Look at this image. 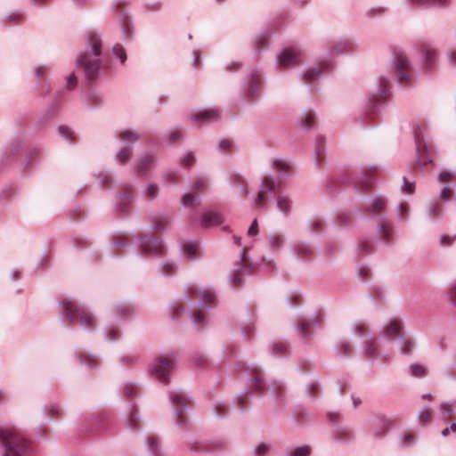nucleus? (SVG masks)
Wrapping results in <instances>:
<instances>
[{"instance_id": "f257e3e1", "label": "nucleus", "mask_w": 456, "mask_h": 456, "mask_svg": "<svg viewBox=\"0 0 456 456\" xmlns=\"http://www.w3.org/2000/svg\"><path fill=\"white\" fill-rule=\"evenodd\" d=\"M291 167V163L288 159L276 158L272 160V167L277 174V179L270 174L262 178L258 192L253 199L255 208L264 209L265 208V200L266 195L273 196L283 181L289 176Z\"/></svg>"}, {"instance_id": "f03ea898", "label": "nucleus", "mask_w": 456, "mask_h": 456, "mask_svg": "<svg viewBox=\"0 0 456 456\" xmlns=\"http://www.w3.org/2000/svg\"><path fill=\"white\" fill-rule=\"evenodd\" d=\"M102 38L95 32L86 35V47L89 53H80L76 59V66L82 67L86 77L94 79L98 77L102 65Z\"/></svg>"}, {"instance_id": "7ed1b4c3", "label": "nucleus", "mask_w": 456, "mask_h": 456, "mask_svg": "<svg viewBox=\"0 0 456 456\" xmlns=\"http://www.w3.org/2000/svg\"><path fill=\"white\" fill-rule=\"evenodd\" d=\"M0 456H35L31 444L16 429L0 426Z\"/></svg>"}, {"instance_id": "20e7f679", "label": "nucleus", "mask_w": 456, "mask_h": 456, "mask_svg": "<svg viewBox=\"0 0 456 456\" xmlns=\"http://www.w3.org/2000/svg\"><path fill=\"white\" fill-rule=\"evenodd\" d=\"M386 207L387 201L384 197L374 196L369 200L365 210L369 216L378 223L376 231L380 240L385 244H388L394 240L395 226L393 223L387 218V216L381 212Z\"/></svg>"}, {"instance_id": "39448f33", "label": "nucleus", "mask_w": 456, "mask_h": 456, "mask_svg": "<svg viewBox=\"0 0 456 456\" xmlns=\"http://www.w3.org/2000/svg\"><path fill=\"white\" fill-rule=\"evenodd\" d=\"M60 317L70 322L78 323L84 330H91L94 328L95 318L90 314L80 309L77 304L70 300L60 302Z\"/></svg>"}, {"instance_id": "423d86ee", "label": "nucleus", "mask_w": 456, "mask_h": 456, "mask_svg": "<svg viewBox=\"0 0 456 456\" xmlns=\"http://www.w3.org/2000/svg\"><path fill=\"white\" fill-rule=\"evenodd\" d=\"M199 297V302L194 306L208 309L216 305V292L211 287H199L197 284H188L184 289L183 299L191 302L194 297Z\"/></svg>"}, {"instance_id": "0eeeda50", "label": "nucleus", "mask_w": 456, "mask_h": 456, "mask_svg": "<svg viewBox=\"0 0 456 456\" xmlns=\"http://www.w3.org/2000/svg\"><path fill=\"white\" fill-rule=\"evenodd\" d=\"M140 138V134L132 130H125L118 134L117 139L122 143V147L114 157L118 164L124 165L130 160L133 152V142L139 141Z\"/></svg>"}, {"instance_id": "6e6552de", "label": "nucleus", "mask_w": 456, "mask_h": 456, "mask_svg": "<svg viewBox=\"0 0 456 456\" xmlns=\"http://www.w3.org/2000/svg\"><path fill=\"white\" fill-rule=\"evenodd\" d=\"M393 69L400 84H408L414 78L412 64L408 56L402 51L395 52L394 54Z\"/></svg>"}, {"instance_id": "1a4fd4ad", "label": "nucleus", "mask_w": 456, "mask_h": 456, "mask_svg": "<svg viewBox=\"0 0 456 456\" xmlns=\"http://www.w3.org/2000/svg\"><path fill=\"white\" fill-rule=\"evenodd\" d=\"M169 399L174 407L175 423L178 427H183L188 423L186 411L189 400L185 394L180 390H174L169 393Z\"/></svg>"}, {"instance_id": "9d476101", "label": "nucleus", "mask_w": 456, "mask_h": 456, "mask_svg": "<svg viewBox=\"0 0 456 456\" xmlns=\"http://www.w3.org/2000/svg\"><path fill=\"white\" fill-rule=\"evenodd\" d=\"M175 361L171 356L160 357L150 365V372L160 382L167 384L170 380V370L175 368Z\"/></svg>"}, {"instance_id": "9b49d317", "label": "nucleus", "mask_w": 456, "mask_h": 456, "mask_svg": "<svg viewBox=\"0 0 456 456\" xmlns=\"http://www.w3.org/2000/svg\"><path fill=\"white\" fill-rule=\"evenodd\" d=\"M414 141L417 151V159L420 166H426L432 162L430 151L420 126L413 128Z\"/></svg>"}, {"instance_id": "f8f14e48", "label": "nucleus", "mask_w": 456, "mask_h": 456, "mask_svg": "<svg viewBox=\"0 0 456 456\" xmlns=\"http://www.w3.org/2000/svg\"><path fill=\"white\" fill-rule=\"evenodd\" d=\"M301 58L298 47L291 46L280 50L275 57V64L280 69L295 66Z\"/></svg>"}, {"instance_id": "ddd939ff", "label": "nucleus", "mask_w": 456, "mask_h": 456, "mask_svg": "<svg viewBox=\"0 0 456 456\" xmlns=\"http://www.w3.org/2000/svg\"><path fill=\"white\" fill-rule=\"evenodd\" d=\"M169 314L175 321H183V319H190L195 325H205L206 316L200 312H194L193 314H188L183 306L178 303H175L170 305Z\"/></svg>"}, {"instance_id": "4468645a", "label": "nucleus", "mask_w": 456, "mask_h": 456, "mask_svg": "<svg viewBox=\"0 0 456 456\" xmlns=\"http://www.w3.org/2000/svg\"><path fill=\"white\" fill-rule=\"evenodd\" d=\"M326 56L337 57L354 51V43L348 39H332L324 43Z\"/></svg>"}, {"instance_id": "2eb2a0df", "label": "nucleus", "mask_w": 456, "mask_h": 456, "mask_svg": "<svg viewBox=\"0 0 456 456\" xmlns=\"http://www.w3.org/2000/svg\"><path fill=\"white\" fill-rule=\"evenodd\" d=\"M320 322L321 316L316 312L300 319L296 326V330L299 338L303 340L310 339L312 338L310 330L316 327Z\"/></svg>"}, {"instance_id": "dca6fc26", "label": "nucleus", "mask_w": 456, "mask_h": 456, "mask_svg": "<svg viewBox=\"0 0 456 456\" xmlns=\"http://www.w3.org/2000/svg\"><path fill=\"white\" fill-rule=\"evenodd\" d=\"M363 355L370 360L381 359L387 361L390 357L388 352H385L379 347V339H367L362 346Z\"/></svg>"}, {"instance_id": "f3484780", "label": "nucleus", "mask_w": 456, "mask_h": 456, "mask_svg": "<svg viewBox=\"0 0 456 456\" xmlns=\"http://www.w3.org/2000/svg\"><path fill=\"white\" fill-rule=\"evenodd\" d=\"M248 376V389L261 391L265 387L264 375L261 369L256 365H249L245 368Z\"/></svg>"}, {"instance_id": "a211bd4d", "label": "nucleus", "mask_w": 456, "mask_h": 456, "mask_svg": "<svg viewBox=\"0 0 456 456\" xmlns=\"http://www.w3.org/2000/svg\"><path fill=\"white\" fill-rule=\"evenodd\" d=\"M141 253L150 256H159L165 253V245L159 239H147L142 237L138 240Z\"/></svg>"}, {"instance_id": "6ab92c4d", "label": "nucleus", "mask_w": 456, "mask_h": 456, "mask_svg": "<svg viewBox=\"0 0 456 456\" xmlns=\"http://www.w3.org/2000/svg\"><path fill=\"white\" fill-rule=\"evenodd\" d=\"M120 189L123 191L118 195L116 210L120 214H127L134 200L132 194L133 186L124 183L120 185Z\"/></svg>"}, {"instance_id": "aec40b11", "label": "nucleus", "mask_w": 456, "mask_h": 456, "mask_svg": "<svg viewBox=\"0 0 456 456\" xmlns=\"http://www.w3.org/2000/svg\"><path fill=\"white\" fill-rule=\"evenodd\" d=\"M134 314V306L126 302H120L115 304L112 306V317L115 322H119L121 321H127L131 319Z\"/></svg>"}, {"instance_id": "412c9836", "label": "nucleus", "mask_w": 456, "mask_h": 456, "mask_svg": "<svg viewBox=\"0 0 456 456\" xmlns=\"http://www.w3.org/2000/svg\"><path fill=\"white\" fill-rule=\"evenodd\" d=\"M221 118L220 111L216 109L205 110L192 115L190 118L191 123L198 126L207 125L218 121Z\"/></svg>"}, {"instance_id": "4be33fe9", "label": "nucleus", "mask_w": 456, "mask_h": 456, "mask_svg": "<svg viewBox=\"0 0 456 456\" xmlns=\"http://www.w3.org/2000/svg\"><path fill=\"white\" fill-rule=\"evenodd\" d=\"M332 66V62L327 60L319 61V66L309 67L302 71L303 79L311 83L321 77L322 72Z\"/></svg>"}, {"instance_id": "5701e85b", "label": "nucleus", "mask_w": 456, "mask_h": 456, "mask_svg": "<svg viewBox=\"0 0 456 456\" xmlns=\"http://www.w3.org/2000/svg\"><path fill=\"white\" fill-rule=\"evenodd\" d=\"M262 77L263 75L258 69H253L248 74V79L244 84L245 97L248 100L257 94L259 90L257 84Z\"/></svg>"}, {"instance_id": "b1692460", "label": "nucleus", "mask_w": 456, "mask_h": 456, "mask_svg": "<svg viewBox=\"0 0 456 456\" xmlns=\"http://www.w3.org/2000/svg\"><path fill=\"white\" fill-rule=\"evenodd\" d=\"M420 60L426 71H433L437 64V51L431 46L421 48Z\"/></svg>"}, {"instance_id": "393cba45", "label": "nucleus", "mask_w": 456, "mask_h": 456, "mask_svg": "<svg viewBox=\"0 0 456 456\" xmlns=\"http://www.w3.org/2000/svg\"><path fill=\"white\" fill-rule=\"evenodd\" d=\"M118 25L124 40H132L134 34V25L132 18L127 13H121L118 17Z\"/></svg>"}, {"instance_id": "a878e982", "label": "nucleus", "mask_w": 456, "mask_h": 456, "mask_svg": "<svg viewBox=\"0 0 456 456\" xmlns=\"http://www.w3.org/2000/svg\"><path fill=\"white\" fill-rule=\"evenodd\" d=\"M76 358L79 362L89 370H97L101 366L99 355L84 351H77Z\"/></svg>"}, {"instance_id": "bb28decb", "label": "nucleus", "mask_w": 456, "mask_h": 456, "mask_svg": "<svg viewBox=\"0 0 456 456\" xmlns=\"http://www.w3.org/2000/svg\"><path fill=\"white\" fill-rule=\"evenodd\" d=\"M156 159V154L152 151L143 153L137 163L135 172L139 176H146L149 174L151 166Z\"/></svg>"}, {"instance_id": "cd10ccee", "label": "nucleus", "mask_w": 456, "mask_h": 456, "mask_svg": "<svg viewBox=\"0 0 456 456\" xmlns=\"http://www.w3.org/2000/svg\"><path fill=\"white\" fill-rule=\"evenodd\" d=\"M224 222L223 216L216 211H207L202 214L200 225L204 228L217 226Z\"/></svg>"}, {"instance_id": "c85d7f7f", "label": "nucleus", "mask_w": 456, "mask_h": 456, "mask_svg": "<svg viewBox=\"0 0 456 456\" xmlns=\"http://www.w3.org/2000/svg\"><path fill=\"white\" fill-rule=\"evenodd\" d=\"M243 256L239 259V265L229 274V282L232 288L241 286V276L244 273V265L242 264L245 259V250L242 251Z\"/></svg>"}, {"instance_id": "c756f323", "label": "nucleus", "mask_w": 456, "mask_h": 456, "mask_svg": "<svg viewBox=\"0 0 456 456\" xmlns=\"http://www.w3.org/2000/svg\"><path fill=\"white\" fill-rule=\"evenodd\" d=\"M275 205L277 210L283 216H287L290 215L293 202L288 194L280 193L275 200Z\"/></svg>"}, {"instance_id": "7c9ffc66", "label": "nucleus", "mask_w": 456, "mask_h": 456, "mask_svg": "<svg viewBox=\"0 0 456 456\" xmlns=\"http://www.w3.org/2000/svg\"><path fill=\"white\" fill-rule=\"evenodd\" d=\"M292 252L297 258L307 260L314 254V248L304 241H296L293 244Z\"/></svg>"}, {"instance_id": "2f4dec72", "label": "nucleus", "mask_w": 456, "mask_h": 456, "mask_svg": "<svg viewBox=\"0 0 456 456\" xmlns=\"http://www.w3.org/2000/svg\"><path fill=\"white\" fill-rule=\"evenodd\" d=\"M265 243L273 252H278L284 246L285 237L282 233L274 232L268 235Z\"/></svg>"}, {"instance_id": "473e14b6", "label": "nucleus", "mask_w": 456, "mask_h": 456, "mask_svg": "<svg viewBox=\"0 0 456 456\" xmlns=\"http://www.w3.org/2000/svg\"><path fill=\"white\" fill-rule=\"evenodd\" d=\"M402 323L397 319L388 320L383 326V332L386 336H397L398 338L401 334Z\"/></svg>"}, {"instance_id": "72a5a7b5", "label": "nucleus", "mask_w": 456, "mask_h": 456, "mask_svg": "<svg viewBox=\"0 0 456 456\" xmlns=\"http://www.w3.org/2000/svg\"><path fill=\"white\" fill-rule=\"evenodd\" d=\"M118 322H115L111 320L110 323L106 326L104 330L105 339L109 342H114L120 338L121 330L118 326Z\"/></svg>"}, {"instance_id": "f704fd0d", "label": "nucleus", "mask_w": 456, "mask_h": 456, "mask_svg": "<svg viewBox=\"0 0 456 456\" xmlns=\"http://www.w3.org/2000/svg\"><path fill=\"white\" fill-rule=\"evenodd\" d=\"M229 182L232 187L238 188L242 194L248 195L249 193L248 190L245 187V180L240 173L231 172L229 174Z\"/></svg>"}, {"instance_id": "c9c22d12", "label": "nucleus", "mask_w": 456, "mask_h": 456, "mask_svg": "<svg viewBox=\"0 0 456 456\" xmlns=\"http://www.w3.org/2000/svg\"><path fill=\"white\" fill-rule=\"evenodd\" d=\"M325 151L324 138L321 135H317L314 145V157L316 164H320L322 161Z\"/></svg>"}, {"instance_id": "e433bc0d", "label": "nucleus", "mask_w": 456, "mask_h": 456, "mask_svg": "<svg viewBox=\"0 0 456 456\" xmlns=\"http://www.w3.org/2000/svg\"><path fill=\"white\" fill-rule=\"evenodd\" d=\"M300 125L303 129H311L315 124V113L313 110H305L299 119Z\"/></svg>"}, {"instance_id": "4c0bfd02", "label": "nucleus", "mask_w": 456, "mask_h": 456, "mask_svg": "<svg viewBox=\"0 0 456 456\" xmlns=\"http://www.w3.org/2000/svg\"><path fill=\"white\" fill-rule=\"evenodd\" d=\"M269 34V31H265L255 37L252 44L256 53H261L264 49L268 47L267 37Z\"/></svg>"}, {"instance_id": "58836bf2", "label": "nucleus", "mask_w": 456, "mask_h": 456, "mask_svg": "<svg viewBox=\"0 0 456 456\" xmlns=\"http://www.w3.org/2000/svg\"><path fill=\"white\" fill-rule=\"evenodd\" d=\"M169 222L170 217L168 215L162 214L155 216L153 224L151 225V229L156 232H164Z\"/></svg>"}, {"instance_id": "ea45409f", "label": "nucleus", "mask_w": 456, "mask_h": 456, "mask_svg": "<svg viewBox=\"0 0 456 456\" xmlns=\"http://www.w3.org/2000/svg\"><path fill=\"white\" fill-rule=\"evenodd\" d=\"M176 263L172 259L162 260L159 264V272L162 276H170L175 273Z\"/></svg>"}, {"instance_id": "a19ab883", "label": "nucleus", "mask_w": 456, "mask_h": 456, "mask_svg": "<svg viewBox=\"0 0 456 456\" xmlns=\"http://www.w3.org/2000/svg\"><path fill=\"white\" fill-rule=\"evenodd\" d=\"M111 53L114 59L119 61L121 65H124L127 60V54L125 47L120 43H116L111 48Z\"/></svg>"}, {"instance_id": "79ce46f5", "label": "nucleus", "mask_w": 456, "mask_h": 456, "mask_svg": "<svg viewBox=\"0 0 456 456\" xmlns=\"http://www.w3.org/2000/svg\"><path fill=\"white\" fill-rule=\"evenodd\" d=\"M102 102H103L102 96L100 94L95 93V92L88 93L86 95V99L85 100V104L88 108H92V109L100 107L102 104Z\"/></svg>"}, {"instance_id": "37998d69", "label": "nucleus", "mask_w": 456, "mask_h": 456, "mask_svg": "<svg viewBox=\"0 0 456 456\" xmlns=\"http://www.w3.org/2000/svg\"><path fill=\"white\" fill-rule=\"evenodd\" d=\"M146 445L151 456H164L160 450L159 439L155 436H149L146 440Z\"/></svg>"}, {"instance_id": "c03bdc74", "label": "nucleus", "mask_w": 456, "mask_h": 456, "mask_svg": "<svg viewBox=\"0 0 456 456\" xmlns=\"http://www.w3.org/2000/svg\"><path fill=\"white\" fill-rule=\"evenodd\" d=\"M351 330L354 336L360 338L368 336L370 334L367 323L362 321H356L354 322Z\"/></svg>"}, {"instance_id": "a18cd8bd", "label": "nucleus", "mask_w": 456, "mask_h": 456, "mask_svg": "<svg viewBox=\"0 0 456 456\" xmlns=\"http://www.w3.org/2000/svg\"><path fill=\"white\" fill-rule=\"evenodd\" d=\"M367 114H374L381 108V102L375 96H369L366 100L365 105Z\"/></svg>"}, {"instance_id": "49530a36", "label": "nucleus", "mask_w": 456, "mask_h": 456, "mask_svg": "<svg viewBox=\"0 0 456 456\" xmlns=\"http://www.w3.org/2000/svg\"><path fill=\"white\" fill-rule=\"evenodd\" d=\"M125 422H126L127 428L132 429V430L136 429V428L140 422V418L134 407L131 409V411L128 413H126V415L125 417Z\"/></svg>"}, {"instance_id": "de8ad7c7", "label": "nucleus", "mask_w": 456, "mask_h": 456, "mask_svg": "<svg viewBox=\"0 0 456 456\" xmlns=\"http://www.w3.org/2000/svg\"><path fill=\"white\" fill-rule=\"evenodd\" d=\"M399 339V345H400V351L404 355H409L413 352L414 349V343L411 338H407L404 337V335L400 336Z\"/></svg>"}, {"instance_id": "09e8293b", "label": "nucleus", "mask_w": 456, "mask_h": 456, "mask_svg": "<svg viewBox=\"0 0 456 456\" xmlns=\"http://www.w3.org/2000/svg\"><path fill=\"white\" fill-rule=\"evenodd\" d=\"M379 87L377 89L378 94L380 96H385L389 93L391 79L386 76H379L378 77Z\"/></svg>"}, {"instance_id": "8fccbe9b", "label": "nucleus", "mask_w": 456, "mask_h": 456, "mask_svg": "<svg viewBox=\"0 0 456 456\" xmlns=\"http://www.w3.org/2000/svg\"><path fill=\"white\" fill-rule=\"evenodd\" d=\"M250 399V394L248 390L241 392L234 398V404L238 411H244Z\"/></svg>"}, {"instance_id": "3c124183", "label": "nucleus", "mask_w": 456, "mask_h": 456, "mask_svg": "<svg viewBox=\"0 0 456 456\" xmlns=\"http://www.w3.org/2000/svg\"><path fill=\"white\" fill-rule=\"evenodd\" d=\"M289 347L287 344L281 341H275L271 346V351L275 357H283L286 355Z\"/></svg>"}, {"instance_id": "603ef678", "label": "nucleus", "mask_w": 456, "mask_h": 456, "mask_svg": "<svg viewBox=\"0 0 456 456\" xmlns=\"http://www.w3.org/2000/svg\"><path fill=\"white\" fill-rule=\"evenodd\" d=\"M419 425L425 427L430 423L431 419V410L429 407H422L419 409L417 414Z\"/></svg>"}, {"instance_id": "864d4df0", "label": "nucleus", "mask_w": 456, "mask_h": 456, "mask_svg": "<svg viewBox=\"0 0 456 456\" xmlns=\"http://www.w3.org/2000/svg\"><path fill=\"white\" fill-rule=\"evenodd\" d=\"M409 3L417 5L435 4L440 7H447L451 4V0H407Z\"/></svg>"}, {"instance_id": "5fc2aeb1", "label": "nucleus", "mask_w": 456, "mask_h": 456, "mask_svg": "<svg viewBox=\"0 0 456 456\" xmlns=\"http://www.w3.org/2000/svg\"><path fill=\"white\" fill-rule=\"evenodd\" d=\"M427 373L426 367L419 363H411L408 368V374L414 378L424 377Z\"/></svg>"}, {"instance_id": "6e6d98bb", "label": "nucleus", "mask_w": 456, "mask_h": 456, "mask_svg": "<svg viewBox=\"0 0 456 456\" xmlns=\"http://www.w3.org/2000/svg\"><path fill=\"white\" fill-rule=\"evenodd\" d=\"M446 297L450 305L454 308L456 312V280L447 285Z\"/></svg>"}, {"instance_id": "4d7b16f0", "label": "nucleus", "mask_w": 456, "mask_h": 456, "mask_svg": "<svg viewBox=\"0 0 456 456\" xmlns=\"http://www.w3.org/2000/svg\"><path fill=\"white\" fill-rule=\"evenodd\" d=\"M324 225V222L320 217H314L311 220H309L307 227L309 232L313 234L319 233L322 231Z\"/></svg>"}, {"instance_id": "13d9d810", "label": "nucleus", "mask_w": 456, "mask_h": 456, "mask_svg": "<svg viewBox=\"0 0 456 456\" xmlns=\"http://www.w3.org/2000/svg\"><path fill=\"white\" fill-rule=\"evenodd\" d=\"M428 217L433 221L435 218L442 217V209L438 203L431 202L426 208Z\"/></svg>"}, {"instance_id": "bf43d9fd", "label": "nucleus", "mask_w": 456, "mask_h": 456, "mask_svg": "<svg viewBox=\"0 0 456 456\" xmlns=\"http://www.w3.org/2000/svg\"><path fill=\"white\" fill-rule=\"evenodd\" d=\"M312 449L308 445H300L290 449L287 452V456H310Z\"/></svg>"}, {"instance_id": "052dcab7", "label": "nucleus", "mask_w": 456, "mask_h": 456, "mask_svg": "<svg viewBox=\"0 0 456 456\" xmlns=\"http://www.w3.org/2000/svg\"><path fill=\"white\" fill-rule=\"evenodd\" d=\"M440 411L444 417H450L456 412V400L444 402L440 404Z\"/></svg>"}, {"instance_id": "680f3d73", "label": "nucleus", "mask_w": 456, "mask_h": 456, "mask_svg": "<svg viewBox=\"0 0 456 456\" xmlns=\"http://www.w3.org/2000/svg\"><path fill=\"white\" fill-rule=\"evenodd\" d=\"M228 405L226 403L224 402H216L214 405H213V412L215 414V416L218 419H221V418H224V416H226L227 412H228Z\"/></svg>"}, {"instance_id": "e2e57ef3", "label": "nucleus", "mask_w": 456, "mask_h": 456, "mask_svg": "<svg viewBox=\"0 0 456 456\" xmlns=\"http://www.w3.org/2000/svg\"><path fill=\"white\" fill-rule=\"evenodd\" d=\"M337 352L339 356L341 357H347L350 356L353 353V347L352 346L346 342L343 341L337 346Z\"/></svg>"}, {"instance_id": "0e129e2a", "label": "nucleus", "mask_w": 456, "mask_h": 456, "mask_svg": "<svg viewBox=\"0 0 456 456\" xmlns=\"http://www.w3.org/2000/svg\"><path fill=\"white\" fill-rule=\"evenodd\" d=\"M198 252V243L195 241L186 242L183 246V254L188 258H193Z\"/></svg>"}, {"instance_id": "69168bd1", "label": "nucleus", "mask_w": 456, "mask_h": 456, "mask_svg": "<svg viewBox=\"0 0 456 456\" xmlns=\"http://www.w3.org/2000/svg\"><path fill=\"white\" fill-rule=\"evenodd\" d=\"M123 392L128 397L137 396L139 395V387L134 383L126 382L123 385Z\"/></svg>"}, {"instance_id": "338daca9", "label": "nucleus", "mask_w": 456, "mask_h": 456, "mask_svg": "<svg viewBox=\"0 0 456 456\" xmlns=\"http://www.w3.org/2000/svg\"><path fill=\"white\" fill-rule=\"evenodd\" d=\"M59 135L67 141L69 143H72L74 141V134L73 132L67 126H60L57 129Z\"/></svg>"}, {"instance_id": "774afa93", "label": "nucleus", "mask_w": 456, "mask_h": 456, "mask_svg": "<svg viewBox=\"0 0 456 456\" xmlns=\"http://www.w3.org/2000/svg\"><path fill=\"white\" fill-rule=\"evenodd\" d=\"M272 448L270 444H258L253 449L254 456H265Z\"/></svg>"}]
</instances>
